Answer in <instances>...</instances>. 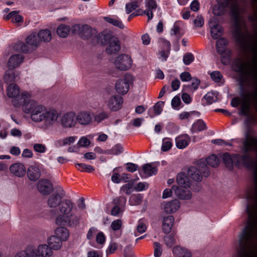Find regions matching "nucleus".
Listing matches in <instances>:
<instances>
[{
    "label": "nucleus",
    "instance_id": "nucleus-1",
    "mask_svg": "<svg viewBox=\"0 0 257 257\" xmlns=\"http://www.w3.org/2000/svg\"><path fill=\"white\" fill-rule=\"evenodd\" d=\"M241 143L244 154L240 156V160L245 167L254 169V185L246 196L248 204L246 211L248 220L239 236L238 241L257 243V137L250 136L246 131Z\"/></svg>",
    "mask_w": 257,
    "mask_h": 257
},
{
    "label": "nucleus",
    "instance_id": "nucleus-2",
    "mask_svg": "<svg viewBox=\"0 0 257 257\" xmlns=\"http://www.w3.org/2000/svg\"><path fill=\"white\" fill-rule=\"evenodd\" d=\"M249 50L252 55V67L249 70L245 69L244 64L238 61L233 65V70L241 73L248 79V85L257 90V46L254 44L250 45Z\"/></svg>",
    "mask_w": 257,
    "mask_h": 257
},
{
    "label": "nucleus",
    "instance_id": "nucleus-3",
    "mask_svg": "<svg viewBox=\"0 0 257 257\" xmlns=\"http://www.w3.org/2000/svg\"><path fill=\"white\" fill-rule=\"evenodd\" d=\"M58 117V113L56 110L47 108L41 104L37 106V109L31 115V118L33 121L42 122L46 127L52 125L57 120Z\"/></svg>",
    "mask_w": 257,
    "mask_h": 257
},
{
    "label": "nucleus",
    "instance_id": "nucleus-4",
    "mask_svg": "<svg viewBox=\"0 0 257 257\" xmlns=\"http://www.w3.org/2000/svg\"><path fill=\"white\" fill-rule=\"evenodd\" d=\"M81 216L77 212L73 210L66 215H59L55 219V223L58 225L67 226L75 227L80 223Z\"/></svg>",
    "mask_w": 257,
    "mask_h": 257
},
{
    "label": "nucleus",
    "instance_id": "nucleus-5",
    "mask_svg": "<svg viewBox=\"0 0 257 257\" xmlns=\"http://www.w3.org/2000/svg\"><path fill=\"white\" fill-rule=\"evenodd\" d=\"M7 94L9 97L14 98V105L16 106L21 105L23 102L31 97L27 92H23L20 94V89L16 84H11L7 89Z\"/></svg>",
    "mask_w": 257,
    "mask_h": 257
},
{
    "label": "nucleus",
    "instance_id": "nucleus-6",
    "mask_svg": "<svg viewBox=\"0 0 257 257\" xmlns=\"http://www.w3.org/2000/svg\"><path fill=\"white\" fill-rule=\"evenodd\" d=\"M237 257H257V243L238 241Z\"/></svg>",
    "mask_w": 257,
    "mask_h": 257
},
{
    "label": "nucleus",
    "instance_id": "nucleus-7",
    "mask_svg": "<svg viewBox=\"0 0 257 257\" xmlns=\"http://www.w3.org/2000/svg\"><path fill=\"white\" fill-rule=\"evenodd\" d=\"M24 56L22 54H15L12 55L8 62V67L9 70L6 71L4 79L7 81H12L14 80V77L11 76V70L19 67L23 62Z\"/></svg>",
    "mask_w": 257,
    "mask_h": 257
},
{
    "label": "nucleus",
    "instance_id": "nucleus-8",
    "mask_svg": "<svg viewBox=\"0 0 257 257\" xmlns=\"http://www.w3.org/2000/svg\"><path fill=\"white\" fill-rule=\"evenodd\" d=\"M71 31L73 34H78L83 39H88L96 33L95 30L86 24H75L71 28Z\"/></svg>",
    "mask_w": 257,
    "mask_h": 257
},
{
    "label": "nucleus",
    "instance_id": "nucleus-9",
    "mask_svg": "<svg viewBox=\"0 0 257 257\" xmlns=\"http://www.w3.org/2000/svg\"><path fill=\"white\" fill-rule=\"evenodd\" d=\"M134 81L133 76L131 74H126L121 79H118L115 84L116 91L119 94H126L130 88V84Z\"/></svg>",
    "mask_w": 257,
    "mask_h": 257
},
{
    "label": "nucleus",
    "instance_id": "nucleus-10",
    "mask_svg": "<svg viewBox=\"0 0 257 257\" xmlns=\"http://www.w3.org/2000/svg\"><path fill=\"white\" fill-rule=\"evenodd\" d=\"M31 257H49L53 254L50 247L47 244H41L37 248L28 247Z\"/></svg>",
    "mask_w": 257,
    "mask_h": 257
},
{
    "label": "nucleus",
    "instance_id": "nucleus-11",
    "mask_svg": "<svg viewBox=\"0 0 257 257\" xmlns=\"http://www.w3.org/2000/svg\"><path fill=\"white\" fill-rule=\"evenodd\" d=\"M132 60L128 55H119L115 60L114 65L116 68L120 70L125 71L132 66Z\"/></svg>",
    "mask_w": 257,
    "mask_h": 257
},
{
    "label": "nucleus",
    "instance_id": "nucleus-12",
    "mask_svg": "<svg viewBox=\"0 0 257 257\" xmlns=\"http://www.w3.org/2000/svg\"><path fill=\"white\" fill-rule=\"evenodd\" d=\"M247 33L246 28H245L244 31L239 22L237 20L235 21L233 25V35L236 42L240 45H243Z\"/></svg>",
    "mask_w": 257,
    "mask_h": 257
},
{
    "label": "nucleus",
    "instance_id": "nucleus-13",
    "mask_svg": "<svg viewBox=\"0 0 257 257\" xmlns=\"http://www.w3.org/2000/svg\"><path fill=\"white\" fill-rule=\"evenodd\" d=\"M237 0H219L217 5L213 9V13L214 15L220 16L223 15L227 11L229 6L233 7Z\"/></svg>",
    "mask_w": 257,
    "mask_h": 257
},
{
    "label": "nucleus",
    "instance_id": "nucleus-14",
    "mask_svg": "<svg viewBox=\"0 0 257 257\" xmlns=\"http://www.w3.org/2000/svg\"><path fill=\"white\" fill-rule=\"evenodd\" d=\"M77 123L82 125L90 124L93 121V113L91 111L82 110L76 114Z\"/></svg>",
    "mask_w": 257,
    "mask_h": 257
},
{
    "label": "nucleus",
    "instance_id": "nucleus-15",
    "mask_svg": "<svg viewBox=\"0 0 257 257\" xmlns=\"http://www.w3.org/2000/svg\"><path fill=\"white\" fill-rule=\"evenodd\" d=\"M77 124L76 114L74 112H67L61 118V124L65 128L74 127Z\"/></svg>",
    "mask_w": 257,
    "mask_h": 257
},
{
    "label": "nucleus",
    "instance_id": "nucleus-16",
    "mask_svg": "<svg viewBox=\"0 0 257 257\" xmlns=\"http://www.w3.org/2000/svg\"><path fill=\"white\" fill-rule=\"evenodd\" d=\"M58 193L52 194L48 198L47 203L50 207L55 208L62 202V199L65 196L64 190L61 187L57 190Z\"/></svg>",
    "mask_w": 257,
    "mask_h": 257
},
{
    "label": "nucleus",
    "instance_id": "nucleus-17",
    "mask_svg": "<svg viewBox=\"0 0 257 257\" xmlns=\"http://www.w3.org/2000/svg\"><path fill=\"white\" fill-rule=\"evenodd\" d=\"M252 88L253 89V90L249 92L248 93H246L243 92H242L241 93V96L246 101V102H243L241 104V106L239 108V115H243L244 116H247L249 114L250 106L248 103L247 101H248L249 100V99H250L252 103H253L252 98V97L251 96L250 94L251 92L254 91L255 88ZM252 104L253 105V103H252Z\"/></svg>",
    "mask_w": 257,
    "mask_h": 257
},
{
    "label": "nucleus",
    "instance_id": "nucleus-18",
    "mask_svg": "<svg viewBox=\"0 0 257 257\" xmlns=\"http://www.w3.org/2000/svg\"><path fill=\"white\" fill-rule=\"evenodd\" d=\"M37 187L39 192L43 195H49L53 190L52 183L47 179L40 180L37 184Z\"/></svg>",
    "mask_w": 257,
    "mask_h": 257
},
{
    "label": "nucleus",
    "instance_id": "nucleus-19",
    "mask_svg": "<svg viewBox=\"0 0 257 257\" xmlns=\"http://www.w3.org/2000/svg\"><path fill=\"white\" fill-rule=\"evenodd\" d=\"M190 188V187H178L175 185L172 186V189L176 196L180 199L184 200L189 199L192 197Z\"/></svg>",
    "mask_w": 257,
    "mask_h": 257
},
{
    "label": "nucleus",
    "instance_id": "nucleus-20",
    "mask_svg": "<svg viewBox=\"0 0 257 257\" xmlns=\"http://www.w3.org/2000/svg\"><path fill=\"white\" fill-rule=\"evenodd\" d=\"M123 103V98L119 95H114L108 100L107 106L111 111H117L119 109Z\"/></svg>",
    "mask_w": 257,
    "mask_h": 257
},
{
    "label": "nucleus",
    "instance_id": "nucleus-21",
    "mask_svg": "<svg viewBox=\"0 0 257 257\" xmlns=\"http://www.w3.org/2000/svg\"><path fill=\"white\" fill-rule=\"evenodd\" d=\"M209 26L211 28V37L214 39H217L223 33L222 27L216 24V19L212 18L209 21Z\"/></svg>",
    "mask_w": 257,
    "mask_h": 257
},
{
    "label": "nucleus",
    "instance_id": "nucleus-22",
    "mask_svg": "<svg viewBox=\"0 0 257 257\" xmlns=\"http://www.w3.org/2000/svg\"><path fill=\"white\" fill-rule=\"evenodd\" d=\"M120 49V42L116 37H112L106 48V52L108 54H115Z\"/></svg>",
    "mask_w": 257,
    "mask_h": 257
},
{
    "label": "nucleus",
    "instance_id": "nucleus-23",
    "mask_svg": "<svg viewBox=\"0 0 257 257\" xmlns=\"http://www.w3.org/2000/svg\"><path fill=\"white\" fill-rule=\"evenodd\" d=\"M158 169L152 164H146L139 170V174L142 178H146L157 174Z\"/></svg>",
    "mask_w": 257,
    "mask_h": 257
},
{
    "label": "nucleus",
    "instance_id": "nucleus-24",
    "mask_svg": "<svg viewBox=\"0 0 257 257\" xmlns=\"http://www.w3.org/2000/svg\"><path fill=\"white\" fill-rule=\"evenodd\" d=\"M22 109L23 111L26 113H31V115L33 113V111L37 109V106L40 104H38L36 101L29 99V98L26 99V100L22 103Z\"/></svg>",
    "mask_w": 257,
    "mask_h": 257
},
{
    "label": "nucleus",
    "instance_id": "nucleus-25",
    "mask_svg": "<svg viewBox=\"0 0 257 257\" xmlns=\"http://www.w3.org/2000/svg\"><path fill=\"white\" fill-rule=\"evenodd\" d=\"M73 203L69 199H64L59 206V210L62 215H66L73 212Z\"/></svg>",
    "mask_w": 257,
    "mask_h": 257
},
{
    "label": "nucleus",
    "instance_id": "nucleus-26",
    "mask_svg": "<svg viewBox=\"0 0 257 257\" xmlns=\"http://www.w3.org/2000/svg\"><path fill=\"white\" fill-rule=\"evenodd\" d=\"M146 9L144 11L145 15L148 16V21H150L153 18V11L156 10L157 4L155 0L145 1Z\"/></svg>",
    "mask_w": 257,
    "mask_h": 257
},
{
    "label": "nucleus",
    "instance_id": "nucleus-27",
    "mask_svg": "<svg viewBox=\"0 0 257 257\" xmlns=\"http://www.w3.org/2000/svg\"><path fill=\"white\" fill-rule=\"evenodd\" d=\"M10 170L12 174L19 177L24 176L26 174L25 166L20 163L12 164L10 167Z\"/></svg>",
    "mask_w": 257,
    "mask_h": 257
},
{
    "label": "nucleus",
    "instance_id": "nucleus-28",
    "mask_svg": "<svg viewBox=\"0 0 257 257\" xmlns=\"http://www.w3.org/2000/svg\"><path fill=\"white\" fill-rule=\"evenodd\" d=\"M27 176L32 181H37L41 176V171L39 168L36 165L30 166L27 170Z\"/></svg>",
    "mask_w": 257,
    "mask_h": 257
},
{
    "label": "nucleus",
    "instance_id": "nucleus-29",
    "mask_svg": "<svg viewBox=\"0 0 257 257\" xmlns=\"http://www.w3.org/2000/svg\"><path fill=\"white\" fill-rule=\"evenodd\" d=\"M190 137L187 134L177 137L175 139L176 147L180 149L185 148L190 143Z\"/></svg>",
    "mask_w": 257,
    "mask_h": 257
},
{
    "label": "nucleus",
    "instance_id": "nucleus-30",
    "mask_svg": "<svg viewBox=\"0 0 257 257\" xmlns=\"http://www.w3.org/2000/svg\"><path fill=\"white\" fill-rule=\"evenodd\" d=\"M179 201L175 199L166 203L164 206V211L167 213H173L176 212L180 207Z\"/></svg>",
    "mask_w": 257,
    "mask_h": 257
},
{
    "label": "nucleus",
    "instance_id": "nucleus-31",
    "mask_svg": "<svg viewBox=\"0 0 257 257\" xmlns=\"http://www.w3.org/2000/svg\"><path fill=\"white\" fill-rule=\"evenodd\" d=\"M176 181L179 185L178 187H190L191 181L184 173H179L177 176Z\"/></svg>",
    "mask_w": 257,
    "mask_h": 257
},
{
    "label": "nucleus",
    "instance_id": "nucleus-32",
    "mask_svg": "<svg viewBox=\"0 0 257 257\" xmlns=\"http://www.w3.org/2000/svg\"><path fill=\"white\" fill-rule=\"evenodd\" d=\"M174 218L173 216L170 215L164 217L163 220L162 229L164 233H169L173 225Z\"/></svg>",
    "mask_w": 257,
    "mask_h": 257
},
{
    "label": "nucleus",
    "instance_id": "nucleus-33",
    "mask_svg": "<svg viewBox=\"0 0 257 257\" xmlns=\"http://www.w3.org/2000/svg\"><path fill=\"white\" fill-rule=\"evenodd\" d=\"M48 246L51 249L58 250L62 246V241L57 235H52L48 239Z\"/></svg>",
    "mask_w": 257,
    "mask_h": 257
},
{
    "label": "nucleus",
    "instance_id": "nucleus-34",
    "mask_svg": "<svg viewBox=\"0 0 257 257\" xmlns=\"http://www.w3.org/2000/svg\"><path fill=\"white\" fill-rule=\"evenodd\" d=\"M188 175L193 180L197 182L202 180L203 176L200 171L196 167L192 166L190 167L188 170Z\"/></svg>",
    "mask_w": 257,
    "mask_h": 257
},
{
    "label": "nucleus",
    "instance_id": "nucleus-35",
    "mask_svg": "<svg viewBox=\"0 0 257 257\" xmlns=\"http://www.w3.org/2000/svg\"><path fill=\"white\" fill-rule=\"evenodd\" d=\"M55 235L58 236L61 241H66L69 236L68 229L65 227H58L55 230Z\"/></svg>",
    "mask_w": 257,
    "mask_h": 257
},
{
    "label": "nucleus",
    "instance_id": "nucleus-36",
    "mask_svg": "<svg viewBox=\"0 0 257 257\" xmlns=\"http://www.w3.org/2000/svg\"><path fill=\"white\" fill-rule=\"evenodd\" d=\"M26 42L31 47L32 50L36 49L40 43L38 35L36 34H32L29 36L26 40Z\"/></svg>",
    "mask_w": 257,
    "mask_h": 257
},
{
    "label": "nucleus",
    "instance_id": "nucleus-37",
    "mask_svg": "<svg viewBox=\"0 0 257 257\" xmlns=\"http://www.w3.org/2000/svg\"><path fill=\"white\" fill-rule=\"evenodd\" d=\"M112 36L106 33H100L95 37L96 42H93L94 43L100 44L104 45L110 41Z\"/></svg>",
    "mask_w": 257,
    "mask_h": 257
},
{
    "label": "nucleus",
    "instance_id": "nucleus-38",
    "mask_svg": "<svg viewBox=\"0 0 257 257\" xmlns=\"http://www.w3.org/2000/svg\"><path fill=\"white\" fill-rule=\"evenodd\" d=\"M206 163V159H201L197 163V169L200 171V173H202L203 176L205 177L209 175V171Z\"/></svg>",
    "mask_w": 257,
    "mask_h": 257
},
{
    "label": "nucleus",
    "instance_id": "nucleus-39",
    "mask_svg": "<svg viewBox=\"0 0 257 257\" xmlns=\"http://www.w3.org/2000/svg\"><path fill=\"white\" fill-rule=\"evenodd\" d=\"M164 103L163 101H159L153 106V108H150L148 110V115L150 117H153L155 115H159L162 111V106Z\"/></svg>",
    "mask_w": 257,
    "mask_h": 257
},
{
    "label": "nucleus",
    "instance_id": "nucleus-40",
    "mask_svg": "<svg viewBox=\"0 0 257 257\" xmlns=\"http://www.w3.org/2000/svg\"><path fill=\"white\" fill-rule=\"evenodd\" d=\"M173 252L176 257H191V253L188 249L180 246L174 247Z\"/></svg>",
    "mask_w": 257,
    "mask_h": 257
},
{
    "label": "nucleus",
    "instance_id": "nucleus-41",
    "mask_svg": "<svg viewBox=\"0 0 257 257\" xmlns=\"http://www.w3.org/2000/svg\"><path fill=\"white\" fill-rule=\"evenodd\" d=\"M207 129L205 122L201 119H198L194 122L191 127V131L192 133L201 132Z\"/></svg>",
    "mask_w": 257,
    "mask_h": 257
},
{
    "label": "nucleus",
    "instance_id": "nucleus-42",
    "mask_svg": "<svg viewBox=\"0 0 257 257\" xmlns=\"http://www.w3.org/2000/svg\"><path fill=\"white\" fill-rule=\"evenodd\" d=\"M159 42L163 47V50L160 53L162 57H164L165 59L167 57L168 55H165V52L168 54L169 53L171 44L169 41L164 38L159 39Z\"/></svg>",
    "mask_w": 257,
    "mask_h": 257
},
{
    "label": "nucleus",
    "instance_id": "nucleus-43",
    "mask_svg": "<svg viewBox=\"0 0 257 257\" xmlns=\"http://www.w3.org/2000/svg\"><path fill=\"white\" fill-rule=\"evenodd\" d=\"M40 42H49L51 40V33L49 30H42L37 34Z\"/></svg>",
    "mask_w": 257,
    "mask_h": 257
},
{
    "label": "nucleus",
    "instance_id": "nucleus-44",
    "mask_svg": "<svg viewBox=\"0 0 257 257\" xmlns=\"http://www.w3.org/2000/svg\"><path fill=\"white\" fill-rule=\"evenodd\" d=\"M14 48L17 51H21L25 53L33 50L29 45L22 42L16 43L14 46Z\"/></svg>",
    "mask_w": 257,
    "mask_h": 257
},
{
    "label": "nucleus",
    "instance_id": "nucleus-45",
    "mask_svg": "<svg viewBox=\"0 0 257 257\" xmlns=\"http://www.w3.org/2000/svg\"><path fill=\"white\" fill-rule=\"evenodd\" d=\"M70 32V28L68 26L65 24H61L59 26L57 29V33L62 38L66 37Z\"/></svg>",
    "mask_w": 257,
    "mask_h": 257
},
{
    "label": "nucleus",
    "instance_id": "nucleus-46",
    "mask_svg": "<svg viewBox=\"0 0 257 257\" xmlns=\"http://www.w3.org/2000/svg\"><path fill=\"white\" fill-rule=\"evenodd\" d=\"M251 6L253 13L248 18L250 22H257V0H251Z\"/></svg>",
    "mask_w": 257,
    "mask_h": 257
},
{
    "label": "nucleus",
    "instance_id": "nucleus-47",
    "mask_svg": "<svg viewBox=\"0 0 257 257\" xmlns=\"http://www.w3.org/2000/svg\"><path fill=\"white\" fill-rule=\"evenodd\" d=\"M143 196L141 194H133L129 198V203L131 205H139L142 203Z\"/></svg>",
    "mask_w": 257,
    "mask_h": 257
},
{
    "label": "nucleus",
    "instance_id": "nucleus-48",
    "mask_svg": "<svg viewBox=\"0 0 257 257\" xmlns=\"http://www.w3.org/2000/svg\"><path fill=\"white\" fill-rule=\"evenodd\" d=\"M164 241L166 245L169 247L173 246L176 243L177 237L174 233H171L164 236Z\"/></svg>",
    "mask_w": 257,
    "mask_h": 257
},
{
    "label": "nucleus",
    "instance_id": "nucleus-49",
    "mask_svg": "<svg viewBox=\"0 0 257 257\" xmlns=\"http://www.w3.org/2000/svg\"><path fill=\"white\" fill-rule=\"evenodd\" d=\"M227 40L224 38H220L217 40L216 43V49L218 53H220L226 49L227 44Z\"/></svg>",
    "mask_w": 257,
    "mask_h": 257
},
{
    "label": "nucleus",
    "instance_id": "nucleus-50",
    "mask_svg": "<svg viewBox=\"0 0 257 257\" xmlns=\"http://www.w3.org/2000/svg\"><path fill=\"white\" fill-rule=\"evenodd\" d=\"M218 54L221 55V62L223 64L226 65L229 63L231 55V51L230 49H224V51Z\"/></svg>",
    "mask_w": 257,
    "mask_h": 257
},
{
    "label": "nucleus",
    "instance_id": "nucleus-51",
    "mask_svg": "<svg viewBox=\"0 0 257 257\" xmlns=\"http://www.w3.org/2000/svg\"><path fill=\"white\" fill-rule=\"evenodd\" d=\"M76 168L81 172L90 173L94 171V168L91 165H87L84 163H76Z\"/></svg>",
    "mask_w": 257,
    "mask_h": 257
},
{
    "label": "nucleus",
    "instance_id": "nucleus-52",
    "mask_svg": "<svg viewBox=\"0 0 257 257\" xmlns=\"http://www.w3.org/2000/svg\"><path fill=\"white\" fill-rule=\"evenodd\" d=\"M123 147L119 144H117L111 149L105 151V154L117 155L123 152Z\"/></svg>",
    "mask_w": 257,
    "mask_h": 257
},
{
    "label": "nucleus",
    "instance_id": "nucleus-53",
    "mask_svg": "<svg viewBox=\"0 0 257 257\" xmlns=\"http://www.w3.org/2000/svg\"><path fill=\"white\" fill-rule=\"evenodd\" d=\"M207 164L212 167H217L220 163L219 158L215 155H211L206 158Z\"/></svg>",
    "mask_w": 257,
    "mask_h": 257
},
{
    "label": "nucleus",
    "instance_id": "nucleus-54",
    "mask_svg": "<svg viewBox=\"0 0 257 257\" xmlns=\"http://www.w3.org/2000/svg\"><path fill=\"white\" fill-rule=\"evenodd\" d=\"M222 159L226 167L230 170L233 168V161L229 153H225L223 154Z\"/></svg>",
    "mask_w": 257,
    "mask_h": 257
},
{
    "label": "nucleus",
    "instance_id": "nucleus-55",
    "mask_svg": "<svg viewBox=\"0 0 257 257\" xmlns=\"http://www.w3.org/2000/svg\"><path fill=\"white\" fill-rule=\"evenodd\" d=\"M104 19L106 22L109 24L113 25L114 26L117 27L120 29H123L124 26L121 21L118 19H114L109 17H104Z\"/></svg>",
    "mask_w": 257,
    "mask_h": 257
},
{
    "label": "nucleus",
    "instance_id": "nucleus-56",
    "mask_svg": "<svg viewBox=\"0 0 257 257\" xmlns=\"http://www.w3.org/2000/svg\"><path fill=\"white\" fill-rule=\"evenodd\" d=\"M109 114L106 112H101L96 115L93 114L94 121L97 123H100L102 120L108 118Z\"/></svg>",
    "mask_w": 257,
    "mask_h": 257
},
{
    "label": "nucleus",
    "instance_id": "nucleus-57",
    "mask_svg": "<svg viewBox=\"0 0 257 257\" xmlns=\"http://www.w3.org/2000/svg\"><path fill=\"white\" fill-rule=\"evenodd\" d=\"M139 7L140 4L138 2H133L127 3L125 5L126 12L128 14Z\"/></svg>",
    "mask_w": 257,
    "mask_h": 257
},
{
    "label": "nucleus",
    "instance_id": "nucleus-58",
    "mask_svg": "<svg viewBox=\"0 0 257 257\" xmlns=\"http://www.w3.org/2000/svg\"><path fill=\"white\" fill-rule=\"evenodd\" d=\"M172 147V143L171 139L169 138H164L163 140L162 145V150L164 152H167Z\"/></svg>",
    "mask_w": 257,
    "mask_h": 257
},
{
    "label": "nucleus",
    "instance_id": "nucleus-59",
    "mask_svg": "<svg viewBox=\"0 0 257 257\" xmlns=\"http://www.w3.org/2000/svg\"><path fill=\"white\" fill-rule=\"evenodd\" d=\"M126 202V198L124 196H119L117 198L114 199L112 201V203L114 205L121 207L124 206Z\"/></svg>",
    "mask_w": 257,
    "mask_h": 257
},
{
    "label": "nucleus",
    "instance_id": "nucleus-60",
    "mask_svg": "<svg viewBox=\"0 0 257 257\" xmlns=\"http://www.w3.org/2000/svg\"><path fill=\"white\" fill-rule=\"evenodd\" d=\"M171 31L173 32L171 35H175L178 39L184 35V33L181 32L179 26L176 23L174 24Z\"/></svg>",
    "mask_w": 257,
    "mask_h": 257
},
{
    "label": "nucleus",
    "instance_id": "nucleus-61",
    "mask_svg": "<svg viewBox=\"0 0 257 257\" xmlns=\"http://www.w3.org/2000/svg\"><path fill=\"white\" fill-rule=\"evenodd\" d=\"M183 60L185 65H188L194 60V55L190 52L186 53L183 56Z\"/></svg>",
    "mask_w": 257,
    "mask_h": 257
},
{
    "label": "nucleus",
    "instance_id": "nucleus-62",
    "mask_svg": "<svg viewBox=\"0 0 257 257\" xmlns=\"http://www.w3.org/2000/svg\"><path fill=\"white\" fill-rule=\"evenodd\" d=\"M121 191H123L126 195H129L134 190L133 183H128L123 185L120 189Z\"/></svg>",
    "mask_w": 257,
    "mask_h": 257
},
{
    "label": "nucleus",
    "instance_id": "nucleus-63",
    "mask_svg": "<svg viewBox=\"0 0 257 257\" xmlns=\"http://www.w3.org/2000/svg\"><path fill=\"white\" fill-rule=\"evenodd\" d=\"M154 256L155 257H160L162 253V249L161 244L158 242L154 243Z\"/></svg>",
    "mask_w": 257,
    "mask_h": 257
},
{
    "label": "nucleus",
    "instance_id": "nucleus-64",
    "mask_svg": "<svg viewBox=\"0 0 257 257\" xmlns=\"http://www.w3.org/2000/svg\"><path fill=\"white\" fill-rule=\"evenodd\" d=\"M148 187V184L146 182H140L134 186V190L138 192L142 191L147 190Z\"/></svg>",
    "mask_w": 257,
    "mask_h": 257
}]
</instances>
